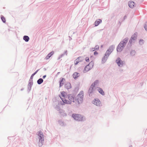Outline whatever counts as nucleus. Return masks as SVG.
<instances>
[{"instance_id":"f8f14e48","label":"nucleus","mask_w":147,"mask_h":147,"mask_svg":"<svg viewBox=\"0 0 147 147\" xmlns=\"http://www.w3.org/2000/svg\"><path fill=\"white\" fill-rule=\"evenodd\" d=\"M40 137V139H39V142H40L41 144H42V143L44 141V137L43 136L42 134H40V135L39 136Z\"/></svg>"},{"instance_id":"9b49d317","label":"nucleus","mask_w":147,"mask_h":147,"mask_svg":"<svg viewBox=\"0 0 147 147\" xmlns=\"http://www.w3.org/2000/svg\"><path fill=\"white\" fill-rule=\"evenodd\" d=\"M65 88L67 89H69L71 88V85L70 83L67 82L65 85Z\"/></svg>"},{"instance_id":"7c9ffc66","label":"nucleus","mask_w":147,"mask_h":147,"mask_svg":"<svg viewBox=\"0 0 147 147\" xmlns=\"http://www.w3.org/2000/svg\"><path fill=\"white\" fill-rule=\"evenodd\" d=\"M85 60L87 62H89V59L88 57H86L85 58Z\"/></svg>"},{"instance_id":"dca6fc26","label":"nucleus","mask_w":147,"mask_h":147,"mask_svg":"<svg viewBox=\"0 0 147 147\" xmlns=\"http://www.w3.org/2000/svg\"><path fill=\"white\" fill-rule=\"evenodd\" d=\"M79 76L80 74L77 72H75L73 74V77L74 78H76Z\"/></svg>"},{"instance_id":"c85d7f7f","label":"nucleus","mask_w":147,"mask_h":147,"mask_svg":"<svg viewBox=\"0 0 147 147\" xmlns=\"http://www.w3.org/2000/svg\"><path fill=\"white\" fill-rule=\"evenodd\" d=\"M139 42L140 44L141 45L143 43V40H140Z\"/></svg>"},{"instance_id":"6ab92c4d","label":"nucleus","mask_w":147,"mask_h":147,"mask_svg":"<svg viewBox=\"0 0 147 147\" xmlns=\"http://www.w3.org/2000/svg\"><path fill=\"white\" fill-rule=\"evenodd\" d=\"M128 40V39L127 38H125L121 42H122L124 44V45H126V43H127V42Z\"/></svg>"},{"instance_id":"e433bc0d","label":"nucleus","mask_w":147,"mask_h":147,"mask_svg":"<svg viewBox=\"0 0 147 147\" xmlns=\"http://www.w3.org/2000/svg\"><path fill=\"white\" fill-rule=\"evenodd\" d=\"M92 51H94V50L93 49Z\"/></svg>"},{"instance_id":"c756f323","label":"nucleus","mask_w":147,"mask_h":147,"mask_svg":"<svg viewBox=\"0 0 147 147\" xmlns=\"http://www.w3.org/2000/svg\"><path fill=\"white\" fill-rule=\"evenodd\" d=\"M144 28L147 31V23H146L144 26Z\"/></svg>"},{"instance_id":"4be33fe9","label":"nucleus","mask_w":147,"mask_h":147,"mask_svg":"<svg viewBox=\"0 0 147 147\" xmlns=\"http://www.w3.org/2000/svg\"><path fill=\"white\" fill-rule=\"evenodd\" d=\"M99 83V81L98 80H95L93 83L92 84V85L95 86L98 84Z\"/></svg>"},{"instance_id":"0eeeda50","label":"nucleus","mask_w":147,"mask_h":147,"mask_svg":"<svg viewBox=\"0 0 147 147\" xmlns=\"http://www.w3.org/2000/svg\"><path fill=\"white\" fill-rule=\"evenodd\" d=\"M117 63L119 66H122L123 64V62L122 61L120 58H118L116 61Z\"/></svg>"},{"instance_id":"ddd939ff","label":"nucleus","mask_w":147,"mask_h":147,"mask_svg":"<svg viewBox=\"0 0 147 147\" xmlns=\"http://www.w3.org/2000/svg\"><path fill=\"white\" fill-rule=\"evenodd\" d=\"M135 5V3L134 2L131 1L129 3V7L133 8L134 7Z\"/></svg>"},{"instance_id":"423d86ee","label":"nucleus","mask_w":147,"mask_h":147,"mask_svg":"<svg viewBox=\"0 0 147 147\" xmlns=\"http://www.w3.org/2000/svg\"><path fill=\"white\" fill-rule=\"evenodd\" d=\"M92 103L97 106H100L101 104V102L98 99H95L92 101Z\"/></svg>"},{"instance_id":"f3484780","label":"nucleus","mask_w":147,"mask_h":147,"mask_svg":"<svg viewBox=\"0 0 147 147\" xmlns=\"http://www.w3.org/2000/svg\"><path fill=\"white\" fill-rule=\"evenodd\" d=\"M108 57L107 56V55H105L102 59V61L103 63H105Z\"/></svg>"},{"instance_id":"393cba45","label":"nucleus","mask_w":147,"mask_h":147,"mask_svg":"<svg viewBox=\"0 0 147 147\" xmlns=\"http://www.w3.org/2000/svg\"><path fill=\"white\" fill-rule=\"evenodd\" d=\"M1 19L3 21V22L4 23H5V22L6 20L5 17L3 16H1Z\"/></svg>"},{"instance_id":"1a4fd4ad","label":"nucleus","mask_w":147,"mask_h":147,"mask_svg":"<svg viewBox=\"0 0 147 147\" xmlns=\"http://www.w3.org/2000/svg\"><path fill=\"white\" fill-rule=\"evenodd\" d=\"M65 79L64 78H62L59 81L60 87H61L63 86L65 82Z\"/></svg>"},{"instance_id":"c9c22d12","label":"nucleus","mask_w":147,"mask_h":147,"mask_svg":"<svg viewBox=\"0 0 147 147\" xmlns=\"http://www.w3.org/2000/svg\"><path fill=\"white\" fill-rule=\"evenodd\" d=\"M79 60L80 61H82V60H81V59H79Z\"/></svg>"},{"instance_id":"412c9836","label":"nucleus","mask_w":147,"mask_h":147,"mask_svg":"<svg viewBox=\"0 0 147 147\" xmlns=\"http://www.w3.org/2000/svg\"><path fill=\"white\" fill-rule=\"evenodd\" d=\"M23 39L26 42H28L29 39V38L28 36H25L24 37Z\"/></svg>"},{"instance_id":"5701e85b","label":"nucleus","mask_w":147,"mask_h":147,"mask_svg":"<svg viewBox=\"0 0 147 147\" xmlns=\"http://www.w3.org/2000/svg\"><path fill=\"white\" fill-rule=\"evenodd\" d=\"M43 82V80L41 78H40L37 81V83L38 84H40Z\"/></svg>"},{"instance_id":"a211bd4d","label":"nucleus","mask_w":147,"mask_h":147,"mask_svg":"<svg viewBox=\"0 0 147 147\" xmlns=\"http://www.w3.org/2000/svg\"><path fill=\"white\" fill-rule=\"evenodd\" d=\"M99 92L102 95H104L105 94L103 90L101 88H99L98 89Z\"/></svg>"},{"instance_id":"6e6552de","label":"nucleus","mask_w":147,"mask_h":147,"mask_svg":"<svg viewBox=\"0 0 147 147\" xmlns=\"http://www.w3.org/2000/svg\"><path fill=\"white\" fill-rule=\"evenodd\" d=\"M95 86L91 85L89 90V92L90 93L93 92L95 90Z\"/></svg>"},{"instance_id":"f704fd0d","label":"nucleus","mask_w":147,"mask_h":147,"mask_svg":"<svg viewBox=\"0 0 147 147\" xmlns=\"http://www.w3.org/2000/svg\"><path fill=\"white\" fill-rule=\"evenodd\" d=\"M46 75H45V76H43V78H45L46 77Z\"/></svg>"},{"instance_id":"f03ea898","label":"nucleus","mask_w":147,"mask_h":147,"mask_svg":"<svg viewBox=\"0 0 147 147\" xmlns=\"http://www.w3.org/2000/svg\"><path fill=\"white\" fill-rule=\"evenodd\" d=\"M83 98L84 92L83 91H81L76 96V100L78 104H80L82 102Z\"/></svg>"},{"instance_id":"39448f33","label":"nucleus","mask_w":147,"mask_h":147,"mask_svg":"<svg viewBox=\"0 0 147 147\" xmlns=\"http://www.w3.org/2000/svg\"><path fill=\"white\" fill-rule=\"evenodd\" d=\"M114 47V46L112 45L110 46L109 47V49L107 50L105 54L107 55V56H109L113 51Z\"/></svg>"},{"instance_id":"2eb2a0df","label":"nucleus","mask_w":147,"mask_h":147,"mask_svg":"<svg viewBox=\"0 0 147 147\" xmlns=\"http://www.w3.org/2000/svg\"><path fill=\"white\" fill-rule=\"evenodd\" d=\"M53 54L54 52L53 51L51 52L46 56V59H49Z\"/></svg>"},{"instance_id":"7ed1b4c3","label":"nucleus","mask_w":147,"mask_h":147,"mask_svg":"<svg viewBox=\"0 0 147 147\" xmlns=\"http://www.w3.org/2000/svg\"><path fill=\"white\" fill-rule=\"evenodd\" d=\"M93 66V63L91 61L89 64L84 68V72L86 73L90 70Z\"/></svg>"},{"instance_id":"473e14b6","label":"nucleus","mask_w":147,"mask_h":147,"mask_svg":"<svg viewBox=\"0 0 147 147\" xmlns=\"http://www.w3.org/2000/svg\"><path fill=\"white\" fill-rule=\"evenodd\" d=\"M38 135H40V134H42V132L41 131H39L38 132Z\"/></svg>"},{"instance_id":"cd10ccee","label":"nucleus","mask_w":147,"mask_h":147,"mask_svg":"<svg viewBox=\"0 0 147 147\" xmlns=\"http://www.w3.org/2000/svg\"><path fill=\"white\" fill-rule=\"evenodd\" d=\"M135 52L134 51H132L131 52V54L132 55H135Z\"/></svg>"},{"instance_id":"f257e3e1","label":"nucleus","mask_w":147,"mask_h":147,"mask_svg":"<svg viewBox=\"0 0 147 147\" xmlns=\"http://www.w3.org/2000/svg\"><path fill=\"white\" fill-rule=\"evenodd\" d=\"M59 96L65 104H71L72 102H74V98L72 94H69L67 95L65 92L63 91L61 92Z\"/></svg>"},{"instance_id":"4468645a","label":"nucleus","mask_w":147,"mask_h":147,"mask_svg":"<svg viewBox=\"0 0 147 147\" xmlns=\"http://www.w3.org/2000/svg\"><path fill=\"white\" fill-rule=\"evenodd\" d=\"M102 22V20L100 19L96 20L95 22V25L96 26H98L99 24Z\"/></svg>"},{"instance_id":"bb28decb","label":"nucleus","mask_w":147,"mask_h":147,"mask_svg":"<svg viewBox=\"0 0 147 147\" xmlns=\"http://www.w3.org/2000/svg\"><path fill=\"white\" fill-rule=\"evenodd\" d=\"M39 70H38L37 71H36L34 73H33L32 75H31V78H32L33 76Z\"/></svg>"},{"instance_id":"9d476101","label":"nucleus","mask_w":147,"mask_h":147,"mask_svg":"<svg viewBox=\"0 0 147 147\" xmlns=\"http://www.w3.org/2000/svg\"><path fill=\"white\" fill-rule=\"evenodd\" d=\"M137 38V36L136 35H133L131 37V39L129 40V42L131 43L132 42H133L134 40L136 39Z\"/></svg>"},{"instance_id":"aec40b11","label":"nucleus","mask_w":147,"mask_h":147,"mask_svg":"<svg viewBox=\"0 0 147 147\" xmlns=\"http://www.w3.org/2000/svg\"><path fill=\"white\" fill-rule=\"evenodd\" d=\"M123 48L120 47H119V46H118L117 50V52H121L123 50Z\"/></svg>"},{"instance_id":"b1692460","label":"nucleus","mask_w":147,"mask_h":147,"mask_svg":"<svg viewBox=\"0 0 147 147\" xmlns=\"http://www.w3.org/2000/svg\"><path fill=\"white\" fill-rule=\"evenodd\" d=\"M118 45L119 46V47H120L123 48L124 47L125 45H124L122 42H121Z\"/></svg>"},{"instance_id":"20e7f679","label":"nucleus","mask_w":147,"mask_h":147,"mask_svg":"<svg viewBox=\"0 0 147 147\" xmlns=\"http://www.w3.org/2000/svg\"><path fill=\"white\" fill-rule=\"evenodd\" d=\"M72 117L74 119L77 121H82V117L79 114H73L72 115Z\"/></svg>"},{"instance_id":"2f4dec72","label":"nucleus","mask_w":147,"mask_h":147,"mask_svg":"<svg viewBox=\"0 0 147 147\" xmlns=\"http://www.w3.org/2000/svg\"><path fill=\"white\" fill-rule=\"evenodd\" d=\"M79 62H78V61L77 60H76L75 61V65H76Z\"/></svg>"},{"instance_id":"a878e982","label":"nucleus","mask_w":147,"mask_h":147,"mask_svg":"<svg viewBox=\"0 0 147 147\" xmlns=\"http://www.w3.org/2000/svg\"><path fill=\"white\" fill-rule=\"evenodd\" d=\"M81 59V60H83V57H78L76 59V60H77L79 62L80 61L79 60V59Z\"/></svg>"},{"instance_id":"72a5a7b5","label":"nucleus","mask_w":147,"mask_h":147,"mask_svg":"<svg viewBox=\"0 0 147 147\" xmlns=\"http://www.w3.org/2000/svg\"><path fill=\"white\" fill-rule=\"evenodd\" d=\"M98 53L96 51H95L94 52V55H98Z\"/></svg>"}]
</instances>
